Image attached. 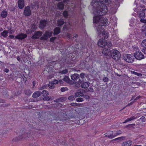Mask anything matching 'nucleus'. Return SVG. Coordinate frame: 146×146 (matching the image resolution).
Masks as SVG:
<instances>
[{
	"mask_svg": "<svg viewBox=\"0 0 146 146\" xmlns=\"http://www.w3.org/2000/svg\"><path fill=\"white\" fill-rule=\"evenodd\" d=\"M105 0H98L97 3L95 5H99L97 8L99 10H97V16L94 17V22L102 26H105L108 24V19L102 17L103 15H105L108 11V9L106 5H108L111 2V0L109 3H106L104 1Z\"/></svg>",
	"mask_w": 146,
	"mask_h": 146,
	"instance_id": "f257e3e1",
	"label": "nucleus"
},
{
	"mask_svg": "<svg viewBox=\"0 0 146 146\" xmlns=\"http://www.w3.org/2000/svg\"><path fill=\"white\" fill-rule=\"evenodd\" d=\"M103 35L104 39H100L98 43L99 46L102 48L105 47L106 45L108 48L111 47L112 45L111 42L110 41L106 42L105 39H107L109 37L108 33L106 31H103L102 34Z\"/></svg>",
	"mask_w": 146,
	"mask_h": 146,
	"instance_id": "f03ea898",
	"label": "nucleus"
},
{
	"mask_svg": "<svg viewBox=\"0 0 146 146\" xmlns=\"http://www.w3.org/2000/svg\"><path fill=\"white\" fill-rule=\"evenodd\" d=\"M110 53L111 57L115 60H118L120 58L121 55L118 50H112L110 51Z\"/></svg>",
	"mask_w": 146,
	"mask_h": 146,
	"instance_id": "7ed1b4c3",
	"label": "nucleus"
},
{
	"mask_svg": "<svg viewBox=\"0 0 146 146\" xmlns=\"http://www.w3.org/2000/svg\"><path fill=\"white\" fill-rule=\"evenodd\" d=\"M143 7H144V6H143L141 7L142 9H138L137 11V16L140 19L144 18L145 16V12L146 9L145 8H143Z\"/></svg>",
	"mask_w": 146,
	"mask_h": 146,
	"instance_id": "20e7f679",
	"label": "nucleus"
},
{
	"mask_svg": "<svg viewBox=\"0 0 146 146\" xmlns=\"http://www.w3.org/2000/svg\"><path fill=\"white\" fill-rule=\"evenodd\" d=\"M124 60L127 62L131 63L134 60V56L132 55L127 54L124 57Z\"/></svg>",
	"mask_w": 146,
	"mask_h": 146,
	"instance_id": "39448f33",
	"label": "nucleus"
},
{
	"mask_svg": "<svg viewBox=\"0 0 146 146\" xmlns=\"http://www.w3.org/2000/svg\"><path fill=\"white\" fill-rule=\"evenodd\" d=\"M52 31H46L43 36L40 37V39L43 40H46L48 39V37H50L52 36Z\"/></svg>",
	"mask_w": 146,
	"mask_h": 146,
	"instance_id": "423d86ee",
	"label": "nucleus"
},
{
	"mask_svg": "<svg viewBox=\"0 0 146 146\" xmlns=\"http://www.w3.org/2000/svg\"><path fill=\"white\" fill-rule=\"evenodd\" d=\"M134 56L136 59L139 60L144 58L143 54L141 52H136L134 53Z\"/></svg>",
	"mask_w": 146,
	"mask_h": 146,
	"instance_id": "0eeeda50",
	"label": "nucleus"
},
{
	"mask_svg": "<svg viewBox=\"0 0 146 146\" xmlns=\"http://www.w3.org/2000/svg\"><path fill=\"white\" fill-rule=\"evenodd\" d=\"M31 11L29 6L25 7L24 12V14L26 16H29L31 15Z\"/></svg>",
	"mask_w": 146,
	"mask_h": 146,
	"instance_id": "6e6552de",
	"label": "nucleus"
},
{
	"mask_svg": "<svg viewBox=\"0 0 146 146\" xmlns=\"http://www.w3.org/2000/svg\"><path fill=\"white\" fill-rule=\"evenodd\" d=\"M42 33L41 31L36 32L34 33V35L31 36V38L34 39L38 38L42 35Z\"/></svg>",
	"mask_w": 146,
	"mask_h": 146,
	"instance_id": "1a4fd4ad",
	"label": "nucleus"
},
{
	"mask_svg": "<svg viewBox=\"0 0 146 146\" xmlns=\"http://www.w3.org/2000/svg\"><path fill=\"white\" fill-rule=\"evenodd\" d=\"M47 23V21L45 20H40V22L39 28L41 29H43Z\"/></svg>",
	"mask_w": 146,
	"mask_h": 146,
	"instance_id": "9d476101",
	"label": "nucleus"
},
{
	"mask_svg": "<svg viewBox=\"0 0 146 146\" xmlns=\"http://www.w3.org/2000/svg\"><path fill=\"white\" fill-rule=\"evenodd\" d=\"M27 36L26 34L21 33L16 36L15 37V39L23 40L26 38Z\"/></svg>",
	"mask_w": 146,
	"mask_h": 146,
	"instance_id": "9b49d317",
	"label": "nucleus"
},
{
	"mask_svg": "<svg viewBox=\"0 0 146 146\" xmlns=\"http://www.w3.org/2000/svg\"><path fill=\"white\" fill-rule=\"evenodd\" d=\"M63 80L66 82L68 83L69 84H75L74 81L71 80L70 78L68 76H65Z\"/></svg>",
	"mask_w": 146,
	"mask_h": 146,
	"instance_id": "f8f14e48",
	"label": "nucleus"
},
{
	"mask_svg": "<svg viewBox=\"0 0 146 146\" xmlns=\"http://www.w3.org/2000/svg\"><path fill=\"white\" fill-rule=\"evenodd\" d=\"M102 26L98 25L96 27L98 33V35L101 34L103 31H105L104 29L102 27Z\"/></svg>",
	"mask_w": 146,
	"mask_h": 146,
	"instance_id": "ddd939ff",
	"label": "nucleus"
},
{
	"mask_svg": "<svg viewBox=\"0 0 146 146\" xmlns=\"http://www.w3.org/2000/svg\"><path fill=\"white\" fill-rule=\"evenodd\" d=\"M18 7L20 9H22L25 6L24 0H19L18 1Z\"/></svg>",
	"mask_w": 146,
	"mask_h": 146,
	"instance_id": "4468645a",
	"label": "nucleus"
},
{
	"mask_svg": "<svg viewBox=\"0 0 146 146\" xmlns=\"http://www.w3.org/2000/svg\"><path fill=\"white\" fill-rule=\"evenodd\" d=\"M110 52V50L108 48H105L103 50L102 52L104 56H108L109 55Z\"/></svg>",
	"mask_w": 146,
	"mask_h": 146,
	"instance_id": "2eb2a0df",
	"label": "nucleus"
},
{
	"mask_svg": "<svg viewBox=\"0 0 146 146\" xmlns=\"http://www.w3.org/2000/svg\"><path fill=\"white\" fill-rule=\"evenodd\" d=\"M132 144V141L129 140L123 142L121 144L122 146H130Z\"/></svg>",
	"mask_w": 146,
	"mask_h": 146,
	"instance_id": "dca6fc26",
	"label": "nucleus"
},
{
	"mask_svg": "<svg viewBox=\"0 0 146 146\" xmlns=\"http://www.w3.org/2000/svg\"><path fill=\"white\" fill-rule=\"evenodd\" d=\"M64 23V21L63 19H60L57 21V26L58 27H61Z\"/></svg>",
	"mask_w": 146,
	"mask_h": 146,
	"instance_id": "f3484780",
	"label": "nucleus"
},
{
	"mask_svg": "<svg viewBox=\"0 0 146 146\" xmlns=\"http://www.w3.org/2000/svg\"><path fill=\"white\" fill-rule=\"evenodd\" d=\"M64 4L62 2L58 3L57 5L58 9L59 10H63L64 8Z\"/></svg>",
	"mask_w": 146,
	"mask_h": 146,
	"instance_id": "a211bd4d",
	"label": "nucleus"
},
{
	"mask_svg": "<svg viewBox=\"0 0 146 146\" xmlns=\"http://www.w3.org/2000/svg\"><path fill=\"white\" fill-rule=\"evenodd\" d=\"M80 77L79 75L77 74H74L72 75L71 76V79L73 81H75L79 78Z\"/></svg>",
	"mask_w": 146,
	"mask_h": 146,
	"instance_id": "6ab92c4d",
	"label": "nucleus"
},
{
	"mask_svg": "<svg viewBox=\"0 0 146 146\" xmlns=\"http://www.w3.org/2000/svg\"><path fill=\"white\" fill-rule=\"evenodd\" d=\"M41 95V92L40 91H36L32 95V97L34 98H37L39 97Z\"/></svg>",
	"mask_w": 146,
	"mask_h": 146,
	"instance_id": "aec40b11",
	"label": "nucleus"
},
{
	"mask_svg": "<svg viewBox=\"0 0 146 146\" xmlns=\"http://www.w3.org/2000/svg\"><path fill=\"white\" fill-rule=\"evenodd\" d=\"M90 83L88 82H84L81 85V86L82 88H86L88 87Z\"/></svg>",
	"mask_w": 146,
	"mask_h": 146,
	"instance_id": "412c9836",
	"label": "nucleus"
},
{
	"mask_svg": "<svg viewBox=\"0 0 146 146\" xmlns=\"http://www.w3.org/2000/svg\"><path fill=\"white\" fill-rule=\"evenodd\" d=\"M7 12L6 11L4 10L2 11L1 14V17L3 18H6L7 15Z\"/></svg>",
	"mask_w": 146,
	"mask_h": 146,
	"instance_id": "4be33fe9",
	"label": "nucleus"
},
{
	"mask_svg": "<svg viewBox=\"0 0 146 146\" xmlns=\"http://www.w3.org/2000/svg\"><path fill=\"white\" fill-rule=\"evenodd\" d=\"M60 29L59 27H56L55 28L54 30V35H58L60 32Z\"/></svg>",
	"mask_w": 146,
	"mask_h": 146,
	"instance_id": "5701e85b",
	"label": "nucleus"
},
{
	"mask_svg": "<svg viewBox=\"0 0 146 146\" xmlns=\"http://www.w3.org/2000/svg\"><path fill=\"white\" fill-rule=\"evenodd\" d=\"M25 94L28 96H30L32 92L30 90H24V91Z\"/></svg>",
	"mask_w": 146,
	"mask_h": 146,
	"instance_id": "b1692460",
	"label": "nucleus"
},
{
	"mask_svg": "<svg viewBox=\"0 0 146 146\" xmlns=\"http://www.w3.org/2000/svg\"><path fill=\"white\" fill-rule=\"evenodd\" d=\"M8 32L7 31L4 30L1 33V35L4 37H6L8 36Z\"/></svg>",
	"mask_w": 146,
	"mask_h": 146,
	"instance_id": "393cba45",
	"label": "nucleus"
},
{
	"mask_svg": "<svg viewBox=\"0 0 146 146\" xmlns=\"http://www.w3.org/2000/svg\"><path fill=\"white\" fill-rule=\"evenodd\" d=\"M83 95V94L82 92H81V91H78L75 94V96L76 97L82 96Z\"/></svg>",
	"mask_w": 146,
	"mask_h": 146,
	"instance_id": "a878e982",
	"label": "nucleus"
},
{
	"mask_svg": "<svg viewBox=\"0 0 146 146\" xmlns=\"http://www.w3.org/2000/svg\"><path fill=\"white\" fill-rule=\"evenodd\" d=\"M113 131H110L109 132L108 134L109 135V138L112 139L116 136V135H113Z\"/></svg>",
	"mask_w": 146,
	"mask_h": 146,
	"instance_id": "bb28decb",
	"label": "nucleus"
},
{
	"mask_svg": "<svg viewBox=\"0 0 146 146\" xmlns=\"http://www.w3.org/2000/svg\"><path fill=\"white\" fill-rule=\"evenodd\" d=\"M42 96H46L49 94L48 92L46 90H43L41 92Z\"/></svg>",
	"mask_w": 146,
	"mask_h": 146,
	"instance_id": "cd10ccee",
	"label": "nucleus"
},
{
	"mask_svg": "<svg viewBox=\"0 0 146 146\" xmlns=\"http://www.w3.org/2000/svg\"><path fill=\"white\" fill-rule=\"evenodd\" d=\"M131 73L132 74H135L139 76H141L142 75L141 74L134 71H131Z\"/></svg>",
	"mask_w": 146,
	"mask_h": 146,
	"instance_id": "c85d7f7f",
	"label": "nucleus"
},
{
	"mask_svg": "<svg viewBox=\"0 0 146 146\" xmlns=\"http://www.w3.org/2000/svg\"><path fill=\"white\" fill-rule=\"evenodd\" d=\"M68 72V71L67 69H65L62 71H60L59 73L61 74H66Z\"/></svg>",
	"mask_w": 146,
	"mask_h": 146,
	"instance_id": "c756f323",
	"label": "nucleus"
},
{
	"mask_svg": "<svg viewBox=\"0 0 146 146\" xmlns=\"http://www.w3.org/2000/svg\"><path fill=\"white\" fill-rule=\"evenodd\" d=\"M34 31V30H33L31 29H28L26 31V32L27 34L32 33Z\"/></svg>",
	"mask_w": 146,
	"mask_h": 146,
	"instance_id": "7c9ffc66",
	"label": "nucleus"
},
{
	"mask_svg": "<svg viewBox=\"0 0 146 146\" xmlns=\"http://www.w3.org/2000/svg\"><path fill=\"white\" fill-rule=\"evenodd\" d=\"M125 138V136H122L120 137L117 138L113 139V140H116L118 139L120 140H124Z\"/></svg>",
	"mask_w": 146,
	"mask_h": 146,
	"instance_id": "2f4dec72",
	"label": "nucleus"
},
{
	"mask_svg": "<svg viewBox=\"0 0 146 146\" xmlns=\"http://www.w3.org/2000/svg\"><path fill=\"white\" fill-rule=\"evenodd\" d=\"M87 91L90 92H93L94 91V90L93 89L92 86L90 87L87 90Z\"/></svg>",
	"mask_w": 146,
	"mask_h": 146,
	"instance_id": "473e14b6",
	"label": "nucleus"
},
{
	"mask_svg": "<svg viewBox=\"0 0 146 146\" xmlns=\"http://www.w3.org/2000/svg\"><path fill=\"white\" fill-rule=\"evenodd\" d=\"M68 100L72 101L75 99L74 96L72 95L69 96L68 98Z\"/></svg>",
	"mask_w": 146,
	"mask_h": 146,
	"instance_id": "72a5a7b5",
	"label": "nucleus"
},
{
	"mask_svg": "<svg viewBox=\"0 0 146 146\" xmlns=\"http://www.w3.org/2000/svg\"><path fill=\"white\" fill-rule=\"evenodd\" d=\"M84 82V79H79L78 81L77 82V83L79 85L82 84V83Z\"/></svg>",
	"mask_w": 146,
	"mask_h": 146,
	"instance_id": "f704fd0d",
	"label": "nucleus"
},
{
	"mask_svg": "<svg viewBox=\"0 0 146 146\" xmlns=\"http://www.w3.org/2000/svg\"><path fill=\"white\" fill-rule=\"evenodd\" d=\"M76 101L78 102H82L84 101L83 98H78L76 99Z\"/></svg>",
	"mask_w": 146,
	"mask_h": 146,
	"instance_id": "c9c22d12",
	"label": "nucleus"
},
{
	"mask_svg": "<svg viewBox=\"0 0 146 146\" xmlns=\"http://www.w3.org/2000/svg\"><path fill=\"white\" fill-rule=\"evenodd\" d=\"M85 74L84 73H81L79 75L80 77L82 79H84V78H85Z\"/></svg>",
	"mask_w": 146,
	"mask_h": 146,
	"instance_id": "e433bc0d",
	"label": "nucleus"
},
{
	"mask_svg": "<svg viewBox=\"0 0 146 146\" xmlns=\"http://www.w3.org/2000/svg\"><path fill=\"white\" fill-rule=\"evenodd\" d=\"M68 90V89L67 87H63L61 88L60 90L62 92H63L67 91Z\"/></svg>",
	"mask_w": 146,
	"mask_h": 146,
	"instance_id": "4c0bfd02",
	"label": "nucleus"
},
{
	"mask_svg": "<svg viewBox=\"0 0 146 146\" xmlns=\"http://www.w3.org/2000/svg\"><path fill=\"white\" fill-rule=\"evenodd\" d=\"M63 15L66 18L68 16V12L66 11H64L63 13Z\"/></svg>",
	"mask_w": 146,
	"mask_h": 146,
	"instance_id": "58836bf2",
	"label": "nucleus"
},
{
	"mask_svg": "<svg viewBox=\"0 0 146 146\" xmlns=\"http://www.w3.org/2000/svg\"><path fill=\"white\" fill-rule=\"evenodd\" d=\"M50 98H51L49 96H47L43 98V100L44 101H49L50 100Z\"/></svg>",
	"mask_w": 146,
	"mask_h": 146,
	"instance_id": "ea45409f",
	"label": "nucleus"
},
{
	"mask_svg": "<svg viewBox=\"0 0 146 146\" xmlns=\"http://www.w3.org/2000/svg\"><path fill=\"white\" fill-rule=\"evenodd\" d=\"M142 45L143 46L146 47V39H145L142 41Z\"/></svg>",
	"mask_w": 146,
	"mask_h": 146,
	"instance_id": "a19ab883",
	"label": "nucleus"
},
{
	"mask_svg": "<svg viewBox=\"0 0 146 146\" xmlns=\"http://www.w3.org/2000/svg\"><path fill=\"white\" fill-rule=\"evenodd\" d=\"M82 96L86 99H89L90 98V97L89 96L87 95H84V94L83 95H82Z\"/></svg>",
	"mask_w": 146,
	"mask_h": 146,
	"instance_id": "79ce46f5",
	"label": "nucleus"
},
{
	"mask_svg": "<svg viewBox=\"0 0 146 146\" xmlns=\"http://www.w3.org/2000/svg\"><path fill=\"white\" fill-rule=\"evenodd\" d=\"M135 124H129L125 126L126 127H133V126H135Z\"/></svg>",
	"mask_w": 146,
	"mask_h": 146,
	"instance_id": "37998d69",
	"label": "nucleus"
},
{
	"mask_svg": "<svg viewBox=\"0 0 146 146\" xmlns=\"http://www.w3.org/2000/svg\"><path fill=\"white\" fill-rule=\"evenodd\" d=\"M49 87L51 89H53L54 88V85L53 84L51 83L48 85Z\"/></svg>",
	"mask_w": 146,
	"mask_h": 146,
	"instance_id": "c03bdc74",
	"label": "nucleus"
},
{
	"mask_svg": "<svg viewBox=\"0 0 146 146\" xmlns=\"http://www.w3.org/2000/svg\"><path fill=\"white\" fill-rule=\"evenodd\" d=\"M108 78L106 77H104L103 78V81L104 82H107L108 81Z\"/></svg>",
	"mask_w": 146,
	"mask_h": 146,
	"instance_id": "a18cd8bd",
	"label": "nucleus"
},
{
	"mask_svg": "<svg viewBox=\"0 0 146 146\" xmlns=\"http://www.w3.org/2000/svg\"><path fill=\"white\" fill-rule=\"evenodd\" d=\"M122 133V131L120 130H117L116 133H115V135L116 136L118 135L121 134Z\"/></svg>",
	"mask_w": 146,
	"mask_h": 146,
	"instance_id": "49530a36",
	"label": "nucleus"
},
{
	"mask_svg": "<svg viewBox=\"0 0 146 146\" xmlns=\"http://www.w3.org/2000/svg\"><path fill=\"white\" fill-rule=\"evenodd\" d=\"M46 87H47L46 85H45V84L44 85L42 86L40 88L39 90H42L46 88Z\"/></svg>",
	"mask_w": 146,
	"mask_h": 146,
	"instance_id": "de8ad7c7",
	"label": "nucleus"
},
{
	"mask_svg": "<svg viewBox=\"0 0 146 146\" xmlns=\"http://www.w3.org/2000/svg\"><path fill=\"white\" fill-rule=\"evenodd\" d=\"M61 99L58 98L56 100H54V101L55 102H61V100H60Z\"/></svg>",
	"mask_w": 146,
	"mask_h": 146,
	"instance_id": "09e8293b",
	"label": "nucleus"
},
{
	"mask_svg": "<svg viewBox=\"0 0 146 146\" xmlns=\"http://www.w3.org/2000/svg\"><path fill=\"white\" fill-rule=\"evenodd\" d=\"M142 52L144 53L145 54H146V47H144L142 50Z\"/></svg>",
	"mask_w": 146,
	"mask_h": 146,
	"instance_id": "8fccbe9b",
	"label": "nucleus"
},
{
	"mask_svg": "<svg viewBox=\"0 0 146 146\" xmlns=\"http://www.w3.org/2000/svg\"><path fill=\"white\" fill-rule=\"evenodd\" d=\"M131 121V119L130 118H127V119L125 121L123 122V123H125L129 121Z\"/></svg>",
	"mask_w": 146,
	"mask_h": 146,
	"instance_id": "3c124183",
	"label": "nucleus"
},
{
	"mask_svg": "<svg viewBox=\"0 0 146 146\" xmlns=\"http://www.w3.org/2000/svg\"><path fill=\"white\" fill-rule=\"evenodd\" d=\"M56 38V37H52L50 38V41L51 42H53Z\"/></svg>",
	"mask_w": 146,
	"mask_h": 146,
	"instance_id": "603ef678",
	"label": "nucleus"
},
{
	"mask_svg": "<svg viewBox=\"0 0 146 146\" xmlns=\"http://www.w3.org/2000/svg\"><path fill=\"white\" fill-rule=\"evenodd\" d=\"M70 105L74 106H76L77 105V103H72Z\"/></svg>",
	"mask_w": 146,
	"mask_h": 146,
	"instance_id": "864d4df0",
	"label": "nucleus"
},
{
	"mask_svg": "<svg viewBox=\"0 0 146 146\" xmlns=\"http://www.w3.org/2000/svg\"><path fill=\"white\" fill-rule=\"evenodd\" d=\"M140 21L142 23H146V19H141L140 20Z\"/></svg>",
	"mask_w": 146,
	"mask_h": 146,
	"instance_id": "5fc2aeb1",
	"label": "nucleus"
},
{
	"mask_svg": "<svg viewBox=\"0 0 146 146\" xmlns=\"http://www.w3.org/2000/svg\"><path fill=\"white\" fill-rule=\"evenodd\" d=\"M36 6V5L35 4H31V7L32 9H34L35 8V7Z\"/></svg>",
	"mask_w": 146,
	"mask_h": 146,
	"instance_id": "6e6d98bb",
	"label": "nucleus"
},
{
	"mask_svg": "<svg viewBox=\"0 0 146 146\" xmlns=\"http://www.w3.org/2000/svg\"><path fill=\"white\" fill-rule=\"evenodd\" d=\"M53 82V84H56L58 83V82L57 80L55 79L54 80Z\"/></svg>",
	"mask_w": 146,
	"mask_h": 146,
	"instance_id": "4d7b16f0",
	"label": "nucleus"
},
{
	"mask_svg": "<svg viewBox=\"0 0 146 146\" xmlns=\"http://www.w3.org/2000/svg\"><path fill=\"white\" fill-rule=\"evenodd\" d=\"M35 25H33L31 27V29L33 30H34V31L35 29Z\"/></svg>",
	"mask_w": 146,
	"mask_h": 146,
	"instance_id": "13d9d810",
	"label": "nucleus"
},
{
	"mask_svg": "<svg viewBox=\"0 0 146 146\" xmlns=\"http://www.w3.org/2000/svg\"><path fill=\"white\" fill-rule=\"evenodd\" d=\"M96 1V0H94V6H96V7L97 8V10H99V9H98V8H97V7H98V6H99V5H95V3L96 4V3H97V1Z\"/></svg>",
	"mask_w": 146,
	"mask_h": 146,
	"instance_id": "bf43d9fd",
	"label": "nucleus"
},
{
	"mask_svg": "<svg viewBox=\"0 0 146 146\" xmlns=\"http://www.w3.org/2000/svg\"><path fill=\"white\" fill-rule=\"evenodd\" d=\"M67 36L68 38L70 39H71L72 38V36H71V35L70 34H67Z\"/></svg>",
	"mask_w": 146,
	"mask_h": 146,
	"instance_id": "052dcab7",
	"label": "nucleus"
},
{
	"mask_svg": "<svg viewBox=\"0 0 146 146\" xmlns=\"http://www.w3.org/2000/svg\"><path fill=\"white\" fill-rule=\"evenodd\" d=\"M9 37L10 38L13 39L14 38V36L13 35H10L9 36Z\"/></svg>",
	"mask_w": 146,
	"mask_h": 146,
	"instance_id": "680f3d73",
	"label": "nucleus"
},
{
	"mask_svg": "<svg viewBox=\"0 0 146 146\" xmlns=\"http://www.w3.org/2000/svg\"><path fill=\"white\" fill-rule=\"evenodd\" d=\"M58 82V83H60V84H62L63 83V81L62 80H59Z\"/></svg>",
	"mask_w": 146,
	"mask_h": 146,
	"instance_id": "e2e57ef3",
	"label": "nucleus"
},
{
	"mask_svg": "<svg viewBox=\"0 0 146 146\" xmlns=\"http://www.w3.org/2000/svg\"><path fill=\"white\" fill-rule=\"evenodd\" d=\"M140 98V96H138L135 98V99L134 100V101H135L138 100Z\"/></svg>",
	"mask_w": 146,
	"mask_h": 146,
	"instance_id": "0e129e2a",
	"label": "nucleus"
},
{
	"mask_svg": "<svg viewBox=\"0 0 146 146\" xmlns=\"http://www.w3.org/2000/svg\"><path fill=\"white\" fill-rule=\"evenodd\" d=\"M5 102V100L1 99H0V103H3Z\"/></svg>",
	"mask_w": 146,
	"mask_h": 146,
	"instance_id": "69168bd1",
	"label": "nucleus"
},
{
	"mask_svg": "<svg viewBox=\"0 0 146 146\" xmlns=\"http://www.w3.org/2000/svg\"><path fill=\"white\" fill-rule=\"evenodd\" d=\"M4 71L6 73H8L9 72V70L6 68L4 69Z\"/></svg>",
	"mask_w": 146,
	"mask_h": 146,
	"instance_id": "338daca9",
	"label": "nucleus"
},
{
	"mask_svg": "<svg viewBox=\"0 0 146 146\" xmlns=\"http://www.w3.org/2000/svg\"><path fill=\"white\" fill-rule=\"evenodd\" d=\"M131 120H133L136 118V117L135 116H132L130 117Z\"/></svg>",
	"mask_w": 146,
	"mask_h": 146,
	"instance_id": "774afa93",
	"label": "nucleus"
}]
</instances>
